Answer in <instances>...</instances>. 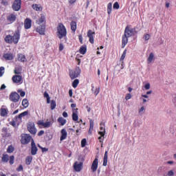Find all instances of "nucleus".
Masks as SVG:
<instances>
[{
	"mask_svg": "<svg viewBox=\"0 0 176 176\" xmlns=\"http://www.w3.org/2000/svg\"><path fill=\"white\" fill-rule=\"evenodd\" d=\"M12 79L14 83H20V82L23 80V77H21V76L19 75H15L12 76Z\"/></svg>",
	"mask_w": 176,
	"mask_h": 176,
	"instance_id": "4be33fe9",
	"label": "nucleus"
},
{
	"mask_svg": "<svg viewBox=\"0 0 176 176\" xmlns=\"http://www.w3.org/2000/svg\"><path fill=\"white\" fill-rule=\"evenodd\" d=\"M9 159H10V161H9L10 164H14V155H11Z\"/></svg>",
	"mask_w": 176,
	"mask_h": 176,
	"instance_id": "49530a36",
	"label": "nucleus"
},
{
	"mask_svg": "<svg viewBox=\"0 0 176 176\" xmlns=\"http://www.w3.org/2000/svg\"><path fill=\"white\" fill-rule=\"evenodd\" d=\"M38 148H40L42 150V152H47V148H43L41 146V145L38 144Z\"/></svg>",
	"mask_w": 176,
	"mask_h": 176,
	"instance_id": "6e6d98bb",
	"label": "nucleus"
},
{
	"mask_svg": "<svg viewBox=\"0 0 176 176\" xmlns=\"http://www.w3.org/2000/svg\"><path fill=\"white\" fill-rule=\"evenodd\" d=\"M98 93H100V87L96 88V89L94 91L95 96H98Z\"/></svg>",
	"mask_w": 176,
	"mask_h": 176,
	"instance_id": "5fc2aeb1",
	"label": "nucleus"
},
{
	"mask_svg": "<svg viewBox=\"0 0 176 176\" xmlns=\"http://www.w3.org/2000/svg\"><path fill=\"white\" fill-rule=\"evenodd\" d=\"M145 113V107L142 106L138 111L139 115H143Z\"/></svg>",
	"mask_w": 176,
	"mask_h": 176,
	"instance_id": "79ce46f5",
	"label": "nucleus"
},
{
	"mask_svg": "<svg viewBox=\"0 0 176 176\" xmlns=\"http://www.w3.org/2000/svg\"><path fill=\"white\" fill-rule=\"evenodd\" d=\"M16 170L17 171H23V165H19V168Z\"/></svg>",
	"mask_w": 176,
	"mask_h": 176,
	"instance_id": "680f3d73",
	"label": "nucleus"
},
{
	"mask_svg": "<svg viewBox=\"0 0 176 176\" xmlns=\"http://www.w3.org/2000/svg\"><path fill=\"white\" fill-rule=\"evenodd\" d=\"M18 93L20 94L21 97H24L25 96V91L18 90Z\"/></svg>",
	"mask_w": 176,
	"mask_h": 176,
	"instance_id": "603ef678",
	"label": "nucleus"
},
{
	"mask_svg": "<svg viewBox=\"0 0 176 176\" xmlns=\"http://www.w3.org/2000/svg\"><path fill=\"white\" fill-rule=\"evenodd\" d=\"M17 60H18V61H20L21 63H25V61H27L25 55H24L23 54H19L17 55Z\"/></svg>",
	"mask_w": 176,
	"mask_h": 176,
	"instance_id": "5701e85b",
	"label": "nucleus"
},
{
	"mask_svg": "<svg viewBox=\"0 0 176 176\" xmlns=\"http://www.w3.org/2000/svg\"><path fill=\"white\" fill-rule=\"evenodd\" d=\"M87 50V48L86 47V46H82L80 48L79 52H80V54H85Z\"/></svg>",
	"mask_w": 176,
	"mask_h": 176,
	"instance_id": "72a5a7b5",
	"label": "nucleus"
},
{
	"mask_svg": "<svg viewBox=\"0 0 176 176\" xmlns=\"http://www.w3.org/2000/svg\"><path fill=\"white\" fill-rule=\"evenodd\" d=\"M59 50L60 52L64 50V45L63 44H60V45H59Z\"/></svg>",
	"mask_w": 176,
	"mask_h": 176,
	"instance_id": "052dcab7",
	"label": "nucleus"
},
{
	"mask_svg": "<svg viewBox=\"0 0 176 176\" xmlns=\"http://www.w3.org/2000/svg\"><path fill=\"white\" fill-rule=\"evenodd\" d=\"M72 94H73L72 91V89H70V90L69 91V96H70V97H72Z\"/></svg>",
	"mask_w": 176,
	"mask_h": 176,
	"instance_id": "774afa93",
	"label": "nucleus"
},
{
	"mask_svg": "<svg viewBox=\"0 0 176 176\" xmlns=\"http://www.w3.org/2000/svg\"><path fill=\"white\" fill-rule=\"evenodd\" d=\"M86 139H82L81 140V146L82 148H85L86 146Z\"/></svg>",
	"mask_w": 176,
	"mask_h": 176,
	"instance_id": "8fccbe9b",
	"label": "nucleus"
},
{
	"mask_svg": "<svg viewBox=\"0 0 176 176\" xmlns=\"http://www.w3.org/2000/svg\"><path fill=\"white\" fill-rule=\"evenodd\" d=\"M78 85H79V80L78 79H76L73 81L72 82V86L74 89H76V87H78Z\"/></svg>",
	"mask_w": 176,
	"mask_h": 176,
	"instance_id": "ea45409f",
	"label": "nucleus"
},
{
	"mask_svg": "<svg viewBox=\"0 0 176 176\" xmlns=\"http://www.w3.org/2000/svg\"><path fill=\"white\" fill-rule=\"evenodd\" d=\"M9 155L3 154V157H1V162H3V163H8L9 162Z\"/></svg>",
	"mask_w": 176,
	"mask_h": 176,
	"instance_id": "c85d7f7f",
	"label": "nucleus"
},
{
	"mask_svg": "<svg viewBox=\"0 0 176 176\" xmlns=\"http://www.w3.org/2000/svg\"><path fill=\"white\" fill-rule=\"evenodd\" d=\"M96 33L91 30L87 32V36L89 39L90 43H94V35Z\"/></svg>",
	"mask_w": 176,
	"mask_h": 176,
	"instance_id": "2eb2a0df",
	"label": "nucleus"
},
{
	"mask_svg": "<svg viewBox=\"0 0 176 176\" xmlns=\"http://www.w3.org/2000/svg\"><path fill=\"white\" fill-rule=\"evenodd\" d=\"M10 100L13 102H17L20 100V95L17 92H12L10 96Z\"/></svg>",
	"mask_w": 176,
	"mask_h": 176,
	"instance_id": "9d476101",
	"label": "nucleus"
},
{
	"mask_svg": "<svg viewBox=\"0 0 176 176\" xmlns=\"http://www.w3.org/2000/svg\"><path fill=\"white\" fill-rule=\"evenodd\" d=\"M22 113V116H27V115H28V111H24Z\"/></svg>",
	"mask_w": 176,
	"mask_h": 176,
	"instance_id": "69168bd1",
	"label": "nucleus"
},
{
	"mask_svg": "<svg viewBox=\"0 0 176 176\" xmlns=\"http://www.w3.org/2000/svg\"><path fill=\"white\" fill-rule=\"evenodd\" d=\"M151 89V84L149 82H147L144 87H142V90H149Z\"/></svg>",
	"mask_w": 176,
	"mask_h": 176,
	"instance_id": "37998d69",
	"label": "nucleus"
},
{
	"mask_svg": "<svg viewBox=\"0 0 176 176\" xmlns=\"http://www.w3.org/2000/svg\"><path fill=\"white\" fill-rule=\"evenodd\" d=\"M135 32V30H134L133 28H131L129 26H127L125 28L124 35L126 36L128 38H130V36H133V35H134Z\"/></svg>",
	"mask_w": 176,
	"mask_h": 176,
	"instance_id": "20e7f679",
	"label": "nucleus"
},
{
	"mask_svg": "<svg viewBox=\"0 0 176 176\" xmlns=\"http://www.w3.org/2000/svg\"><path fill=\"white\" fill-rule=\"evenodd\" d=\"M16 16L14 14H10L7 20L8 21H9L10 23H14V21H16Z\"/></svg>",
	"mask_w": 176,
	"mask_h": 176,
	"instance_id": "b1692460",
	"label": "nucleus"
},
{
	"mask_svg": "<svg viewBox=\"0 0 176 176\" xmlns=\"http://www.w3.org/2000/svg\"><path fill=\"white\" fill-rule=\"evenodd\" d=\"M153 61H155V54L153 53H151L149 54L148 58H147V63L148 64H151Z\"/></svg>",
	"mask_w": 176,
	"mask_h": 176,
	"instance_id": "cd10ccee",
	"label": "nucleus"
},
{
	"mask_svg": "<svg viewBox=\"0 0 176 176\" xmlns=\"http://www.w3.org/2000/svg\"><path fill=\"white\" fill-rule=\"evenodd\" d=\"M32 25V21L30 19H26L24 22V27L25 30H30Z\"/></svg>",
	"mask_w": 176,
	"mask_h": 176,
	"instance_id": "f3484780",
	"label": "nucleus"
},
{
	"mask_svg": "<svg viewBox=\"0 0 176 176\" xmlns=\"http://www.w3.org/2000/svg\"><path fill=\"white\" fill-rule=\"evenodd\" d=\"M28 130L30 134H36V128L34 122H29L28 124Z\"/></svg>",
	"mask_w": 176,
	"mask_h": 176,
	"instance_id": "0eeeda50",
	"label": "nucleus"
},
{
	"mask_svg": "<svg viewBox=\"0 0 176 176\" xmlns=\"http://www.w3.org/2000/svg\"><path fill=\"white\" fill-rule=\"evenodd\" d=\"M45 134V131H40L38 133V135L39 137L42 136L43 135Z\"/></svg>",
	"mask_w": 176,
	"mask_h": 176,
	"instance_id": "13d9d810",
	"label": "nucleus"
},
{
	"mask_svg": "<svg viewBox=\"0 0 176 176\" xmlns=\"http://www.w3.org/2000/svg\"><path fill=\"white\" fill-rule=\"evenodd\" d=\"M60 141H64V140H67V136L68 133H67V130L65 129H63L60 131Z\"/></svg>",
	"mask_w": 176,
	"mask_h": 176,
	"instance_id": "6ab92c4d",
	"label": "nucleus"
},
{
	"mask_svg": "<svg viewBox=\"0 0 176 176\" xmlns=\"http://www.w3.org/2000/svg\"><path fill=\"white\" fill-rule=\"evenodd\" d=\"M108 164V151H105L103 158V166H107Z\"/></svg>",
	"mask_w": 176,
	"mask_h": 176,
	"instance_id": "bb28decb",
	"label": "nucleus"
},
{
	"mask_svg": "<svg viewBox=\"0 0 176 176\" xmlns=\"http://www.w3.org/2000/svg\"><path fill=\"white\" fill-rule=\"evenodd\" d=\"M14 74H19L21 73V67H16L14 70Z\"/></svg>",
	"mask_w": 176,
	"mask_h": 176,
	"instance_id": "a19ab883",
	"label": "nucleus"
},
{
	"mask_svg": "<svg viewBox=\"0 0 176 176\" xmlns=\"http://www.w3.org/2000/svg\"><path fill=\"white\" fill-rule=\"evenodd\" d=\"M130 98H131V94H126L125 97L126 100L128 101V100H130Z\"/></svg>",
	"mask_w": 176,
	"mask_h": 176,
	"instance_id": "4d7b16f0",
	"label": "nucleus"
},
{
	"mask_svg": "<svg viewBox=\"0 0 176 176\" xmlns=\"http://www.w3.org/2000/svg\"><path fill=\"white\" fill-rule=\"evenodd\" d=\"M44 97L45 98H47V104H50V96H49V94H47V91L44 93Z\"/></svg>",
	"mask_w": 176,
	"mask_h": 176,
	"instance_id": "58836bf2",
	"label": "nucleus"
},
{
	"mask_svg": "<svg viewBox=\"0 0 176 176\" xmlns=\"http://www.w3.org/2000/svg\"><path fill=\"white\" fill-rule=\"evenodd\" d=\"M100 131L98 132V134L100 135H102V137H104L105 135V124L103 122L100 123Z\"/></svg>",
	"mask_w": 176,
	"mask_h": 176,
	"instance_id": "aec40b11",
	"label": "nucleus"
},
{
	"mask_svg": "<svg viewBox=\"0 0 176 176\" xmlns=\"http://www.w3.org/2000/svg\"><path fill=\"white\" fill-rule=\"evenodd\" d=\"M78 39H79V41L81 44L83 43V36H82V34H79L78 35Z\"/></svg>",
	"mask_w": 176,
	"mask_h": 176,
	"instance_id": "864d4df0",
	"label": "nucleus"
},
{
	"mask_svg": "<svg viewBox=\"0 0 176 176\" xmlns=\"http://www.w3.org/2000/svg\"><path fill=\"white\" fill-rule=\"evenodd\" d=\"M142 97L143 98H149V96H148V94H146V95H142Z\"/></svg>",
	"mask_w": 176,
	"mask_h": 176,
	"instance_id": "338daca9",
	"label": "nucleus"
},
{
	"mask_svg": "<svg viewBox=\"0 0 176 176\" xmlns=\"http://www.w3.org/2000/svg\"><path fill=\"white\" fill-rule=\"evenodd\" d=\"M32 162V156H28L26 158L25 163L28 166H30L31 164V162Z\"/></svg>",
	"mask_w": 176,
	"mask_h": 176,
	"instance_id": "e433bc0d",
	"label": "nucleus"
},
{
	"mask_svg": "<svg viewBox=\"0 0 176 176\" xmlns=\"http://www.w3.org/2000/svg\"><path fill=\"white\" fill-rule=\"evenodd\" d=\"M8 153H13L14 152V147L13 146L10 145L7 148Z\"/></svg>",
	"mask_w": 176,
	"mask_h": 176,
	"instance_id": "4c0bfd02",
	"label": "nucleus"
},
{
	"mask_svg": "<svg viewBox=\"0 0 176 176\" xmlns=\"http://www.w3.org/2000/svg\"><path fill=\"white\" fill-rule=\"evenodd\" d=\"M22 105L24 107V108H28V105H30V103H28V100L23 99L22 101Z\"/></svg>",
	"mask_w": 176,
	"mask_h": 176,
	"instance_id": "f704fd0d",
	"label": "nucleus"
},
{
	"mask_svg": "<svg viewBox=\"0 0 176 176\" xmlns=\"http://www.w3.org/2000/svg\"><path fill=\"white\" fill-rule=\"evenodd\" d=\"M36 32H38L40 35H45V32H46V25L41 24L38 25L36 28Z\"/></svg>",
	"mask_w": 176,
	"mask_h": 176,
	"instance_id": "423d86ee",
	"label": "nucleus"
},
{
	"mask_svg": "<svg viewBox=\"0 0 176 176\" xmlns=\"http://www.w3.org/2000/svg\"><path fill=\"white\" fill-rule=\"evenodd\" d=\"M19 39H20V32H16L12 36V42L14 43H19Z\"/></svg>",
	"mask_w": 176,
	"mask_h": 176,
	"instance_id": "412c9836",
	"label": "nucleus"
},
{
	"mask_svg": "<svg viewBox=\"0 0 176 176\" xmlns=\"http://www.w3.org/2000/svg\"><path fill=\"white\" fill-rule=\"evenodd\" d=\"M80 67H76L75 70H69V76L71 79H76L80 75Z\"/></svg>",
	"mask_w": 176,
	"mask_h": 176,
	"instance_id": "7ed1b4c3",
	"label": "nucleus"
},
{
	"mask_svg": "<svg viewBox=\"0 0 176 176\" xmlns=\"http://www.w3.org/2000/svg\"><path fill=\"white\" fill-rule=\"evenodd\" d=\"M82 167H83V163H82V162H76L74 164V169L77 173L80 172L82 170Z\"/></svg>",
	"mask_w": 176,
	"mask_h": 176,
	"instance_id": "ddd939ff",
	"label": "nucleus"
},
{
	"mask_svg": "<svg viewBox=\"0 0 176 176\" xmlns=\"http://www.w3.org/2000/svg\"><path fill=\"white\" fill-rule=\"evenodd\" d=\"M72 119L74 122H78L79 116H78V109H73L72 110Z\"/></svg>",
	"mask_w": 176,
	"mask_h": 176,
	"instance_id": "a211bd4d",
	"label": "nucleus"
},
{
	"mask_svg": "<svg viewBox=\"0 0 176 176\" xmlns=\"http://www.w3.org/2000/svg\"><path fill=\"white\" fill-rule=\"evenodd\" d=\"M143 39L145 41H149V39H151V35H149L148 34H145L143 37Z\"/></svg>",
	"mask_w": 176,
	"mask_h": 176,
	"instance_id": "3c124183",
	"label": "nucleus"
},
{
	"mask_svg": "<svg viewBox=\"0 0 176 176\" xmlns=\"http://www.w3.org/2000/svg\"><path fill=\"white\" fill-rule=\"evenodd\" d=\"M113 9L118 10L120 8V6L119 5V3L115 2L113 6Z\"/></svg>",
	"mask_w": 176,
	"mask_h": 176,
	"instance_id": "de8ad7c7",
	"label": "nucleus"
},
{
	"mask_svg": "<svg viewBox=\"0 0 176 176\" xmlns=\"http://www.w3.org/2000/svg\"><path fill=\"white\" fill-rule=\"evenodd\" d=\"M31 140H32V138H31V136L30 135H28V134H23L21 135V142L23 145H25V144H28L30 142V141H31Z\"/></svg>",
	"mask_w": 176,
	"mask_h": 176,
	"instance_id": "39448f33",
	"label": "nucleus"
},
{
	"mask_svg": "<svg viewBox=\"0 0 176 176\" xmlns=\"http://www.w3.org/2000/svg\"><path fill=\"white\" fill-rule=\"evenodd\" d=\"M63 118H68V113L64 111V112L63 113Z\"/></svg>",
	"mask_w": 176,
	"mask_h": 176,
	"instance_id": "e2e57ef3",
	"label": "nucleus"
},
{
	"mask_svg": "<svg viewBox=\"0 0 176 176\" xmlns=\"http://www.w3.org/2000/svg\"><path fill=\"white\" fill-rule=\"evenodd\" d=\"M38 152V147H36V144H35V142L34 140H32L31 143V153L33 156H35Z\"/></svg>",
	"mask_w": 176,
	"mask_h": 176,
	"instance_id": "4468645a",
	"label": "nucleus"
},
{
	"mask_svg": "<svg viewBox=\"0 0 176 176\" xmlns=\"http://www.w3.org/2000/svg\"><path fill=\"white\" fill-rule=\"evenodd\" d=\"M126 53H127V50H124L121 56L120 61H123L124 58H126Z\"/></svg>",
	"mask_w": 176,
	"mask_h": 176,
	"instance_id": "a18cd8bd",
	"label": "nucleus"
},
{
	"mask_svg": "<svg viewBox=\"0 0 176 176\" xmlns=\"http://www.w3.org/2000/svg\"><path fill=\"white\" fill-rule=\"evenodd\" d=\"M3 58L6 61H12L14 58V55L10 52L5 53L3 55Z\"/></svg>",
	"mask_w": 176,
	"mask_h": 176,
	"instance_id": "f8f14e48",
	"label": "nucleus"
},
{
	"mask_svg": "<svg viewBox=\"0 0 176 176\" xmlns=\"http://www.w3.org/2000/svg\"><path fill=\"white\" fill-rule=\"evenodd\" d=\"M3 74H5V67H0V76H3Z\"/></svg>",
	"mask_w": 176,
	"mask_h": 176,
	"instance_id": "09e8293b",
	"label": "nucleus"
},
{
	"mask_svg": "<svg viewBox=\"0 0 176 176\" xmlns=\"http://www.w3.org/2000/svg\"><path fill=\"white\" fill-rule=\"evenodd\" d=\"M56 102L54 100H52L51 101V109L53 111V109H56Z\"/></svg>",
	"mask_w": 176,
	"mask_h": 176,
	"instance_id": "c03bdc74",
	"label": "nucleus"
},
{
	"mask_svg": "<svg viewBox=\"0 0 176 176\" xmlns=\"http://www.w3.org/2000/svg\"><path fill=\"white\" fill-rule=\"evenodd\" d=\"M70 25H71V30L72 31H73L74 32H75V31H76V22L72 21L70 23Z\"/></svg>",
	"mask_w": 176,
	"mask_h": 176,
	"instance_id": "473e14b6",
	"label": "nucleus"
},
{
	"mask_svg": "<svg viewBox=\"0 0 176 176\" xmlns=\"http://www.w3.org/2000/svg\"><path fill=\"white\" fill-rule=\"evenodd\" d=\"M32 8L36 12H41L42 10V6L39 4H33Z\"/></svg>",
	"mask_w": 176,
	"mask_h": 176,
	"instance_id": "c756f323",
	"label": "nucleus"
},
{
	"mask_svg": "<svg viewBox=\"0 0 176 176\" xmlns=\"http://www.w3.org/2000/svg\"><path fill=\"white\" fill-rule=\"evenodd\" d=\"M37 124H38L39 129H49V127H52L53 122L49 121V120L46 122L43 121V120H40L38 121Z\"/></svg>",
	"mask_w": 176,
	"mask_h": 176,
	"instance_id": "f03ea898",
	"label": "nucleus"
},
{
	"mask_svg": "<svg viewBox=\"0 0 176 176\" xmlns=\"http://www.w3.org/2000/svg\"><path fill=\"white\" fill-rule=\"evenodd\" d=\"M91 168L93 173H96V171H97V168H98V158H96L94 160Z\"/></svg>",
	"mask_w": 176,
	"mask_h": 176,
	"instance_id": "dca6fc26",
	"label": "nucleus"
},
{
	"mask_svg": "<svg viewBox=\"0 0 176 176\" xmlns=\"http://www.w3.org/2000/svg\"><path fill=\"white\" fill-rule=\"evenodd\" d=\"M129 42V37L124 36V34L122 36V47H124L126 45H127Z\"/></svg>",
	"mask_w": 176,
	"mask_h": 176,
	"instance_id": "a878e982",
	"label": "nucleus"
},
{
	"mask_svg": "<svg viewBox=\"0 0 176 176\" xmlns=\"http://www.w3.org/2000/svg\"><path fill=\"white\" fill-rule=\"evenodd\" d=\"M57 36L59 39H63L67 36V29L63 23H59L57 28Z\"/></svg>",
	"mask_w": 176,
	"mask_h": 176,
	"instance_id": "f257e3e1",
	"label": "nucleus"
},
{
	"mask_svg": "<svg viewBox=\"0 0 176 176\" xmlns=\"http://www.w3.org/2000/svg\"><path fill=\"white\" fill-rule=\"evenodd\" d=\"M36 23L38 25H41L42 24H45V25H46V16H45V14H41L40 17L36 21Z\"/></svg>",
	"mask_w": 176,
	"mask_h": 176,
	"instance_id": "9b49d317",
	"label": "nucleus"
},
{
	"mask_svg": "<svg viewBox=\"0 0 176 176\" xmlns=\"http://www.w3.org/2000/svg\"><path fill=\"white\" fill-rule=\"evenodd\" d=\"M5 41L6 43H12V42H13V36L7 35L5 38Z\"/></svg>",
	"mask_w": 176,
	"mask_h": 176,
	"instance_id": "7c9ffc66",
	"label": "nucleus"
},
{
	"mask_svg": "<svg viewBox=\"0 0 176 176\" xmlns=\"http://www.w3.org/2000/svg\"><path fill=\"white\" fill-rule=\"evenodd\" d=\"M21 8V0H15L12 5V9L15 10V12H19Z\"/></svg>",
	"mask_w": 176,
	"mask_h": 176,
	"instance_id": "1a4fd4ad",
	"label": "nucleus"
},
{
	"mask_svg": "<svg viewBox=\"0 0 176 176\" xmlns=\"http://www.w3.org/2000/svg\"><path fill=\"white\" fill-rule=\"evenodd\" d=\"M58 122L60 124V126H64L65 123H67V120L64 119L63 117H60L58 118Z\"/></svg>",
	"mask_w": 176,
	"mask_h": 176,
	"instance_id": "2f4dec72",
	"label": "nucleus"
},
{
	"mask_svg": "<svg viewBox=\"0 0 176 176\" xmlns=\"http://www.w3.org/2000/svg\"><path fill=\"white\" fill-rule=\"evenodd\" d=\"M168 176H173V175H174V171H173V170H169V171L168 172Z\"/></svg>",
	"mask_w": 176,
	"mask_h": 176,
	"instance_id": "bf43d9fd",
	"label": "nucleus"
},
{
	"mask_svg": "<svg viewBox=\"0 0 176 176\" xmlns=\"http://www.w3.org/2000/svg\"><path fill=\"white\" fill-rule=\"evenodd\" d=\"M0 115L3 118H6L9 115V109L6 106H1L0 109Z\"/></svg>",
	"mask_w": 176,
	"mask_h": 176,
	"instance_id": "6e6552de",
	"label": "nucleus"
},
{
	"mask_svg": "<svg viewBox=\"0 0 176 176\" xmlns=\"http://www.w3.org/2000/svg\"><path fill=\"white\" fill-rule=\"evenodd\" d=\"M98 140H100V142H103L104 136L100 135V137L98 138Z\"/></svg>",
	"mask_w": 176,
	"mask_h": 176,
	"instance_id": "0e129e2a",
	"label": "nucleus"
},
{
	"mask_svg": "<svg viewBox=\"0 0 176 176\" xmlns=\"http://www.w3.org/2000/svg\"><path fill=\"white\" fill-rule=\"evenodd\" d=\"M93 129H94V121L91 119L89 120V129L88 131L89 134H92Z\"/></svg>",
	"mask_w": 176,
	"mask_h": 176,
	"instance_id": "393cba45",
	"label": "nucleus"
},
{
	"mask_svg": "<svg viewBox=\"0 0 176 176\" xmlns=\"http://www.w3.org/2000/svg\"><path fill=\"white\" fill-rule=\"evenodd\" d=\"M112 12V3H109L107 5V13L108 14H111Z\"/></svg>",
	"mask_w": 176,
	"mask_h": 176,
	"instance_id": "c9c22d12",
	"label": "nucleus"
}]
</instances>
